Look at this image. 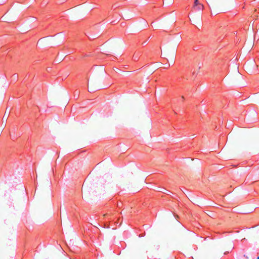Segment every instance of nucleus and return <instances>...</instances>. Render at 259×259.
Segmentation results:
<instances>
[{"label": "nucleus", "mask_w": 259, "mask_h": 259, "mask_svg": "<svg viewBox=\"0 0 259 259\" xmlns=\"http://www.w3.org/2000/svg\"><path fill=\"white\" fill-rule=\"evenodd\" d=\"M244 146L253 153L259 151V135L250 136L244 142Z\"/></svg>", "instance_id": "f257e3e1"}, {"label": "nucleus", "mask_w": 259, "mask_h": 259, "mask_svg": "<svg viewBox=\"0 0 259 259\" xmlns=\"http://www.w3.org/2000/svg\"><path fill=\"white\" fill-rule=\"evenodd\" d=\"M203 8V5L198 0H194V5L192 8V12L196 13L197 15H200L202 14Z\"/></svg>", "instance_id": "f03ea898"}, {"label": "nucleus", "mask_w": 259, "mask_h": 259, "mask_svg": "<svg viewBox=\"0 0 259 259\" xmlns=\"http://www.w3.org/2000/svg\"><path fill=\"white\" fill-rule=\"evenodd\" d=\"M190 21L193 25H198L199 26L202 25V19L201 17H191Z\"/></svg>", "instance_id": "7ed1b4c3"}, {"label": "nucleus", "mask_w": 259, "mask_h": 259, "mask_svg": "<svg viewBox=\"0 0 259 259\" xmlns=\"http://www.w3.org/2000/svg\"><path fill=\"white\" fill-rule=\"evenodd\" d=\"M92 188L91 186H86L83 188V194L85 199H88L90 198L92 192Z\"/></svg>", "instance_id": "20e7f679"}, {"label": "nucleus", "mask_w": 259, "mask_h": 259, "mask_svg": "<svg viewBox=\"0 0 259 259\" xmlns=\"http://www.w3.org/2000/svg\"><path fill=\"white\" fill-rule=\"evenodd\" d=\"M9 111L6 109V111H5L4 115L3 117V123H4V125L6 124V121L9 115Z\"/></svg>", "instance_id": "39448f33"}, {"label": "nucleus", "mask_w": 259, "mask_h": 259, "mask_svg": "<svg viewBox=\"0 0 259 259\" xmlns=\"http://www.w3.org/2000/svg\"><path fill=\"white\" fill-rule=\"evenodd\" d=\"M247 70L248 71H251L252 68L254 66V62L253 61L250 62L247 64Z\"/></svg>", "instance_id": "423d86ee"}, {"label": "nucleus", "mask_w": 259, "mask_h": 259, "mask_svg": "<svg viewBox=\"0 0 259 259\" xmlns=\"http://www.w3.org/2000/svg\"><path fill=\"white\" fill-rule=\"evenodd\" d=\"M175 56H176V52L174 50L173 51V52L172 53L171 55V58H172V60L173 61H174Z\"/></svg>", "instance_id": "0eeeda50"}, {"label": "nucleus", "mask_w": 259, "mask_h": 259, "mask_svg": "<svg viewBox=\"0 0 259 259\" xmlns=\"http://www.w3.org/2000/svg\"><path fill=\"white\" fill-rule=\"evenodd\" d=\"M118 7V6H117V5H115H115H114L112 6V7H113V8H116V7Z\"/></svg>", "instance_id": "6e6552de"}, {"label": "nucleus", "mask_w": 259, "mask_h": 259, "mask_svg": "<svg viewBox=\"0 0 259 259\" xmlns=\"http://www.w3.org/2000/svg\"><path fill=\"white\" fill-rule=\"evenodd\" d=\"M3 21H4V22H8V20L6 19V20H4Z\"/></svg>", "instance_id": "1a4fd4ad"}, {"label": "nucleus", "mask_w": 259, "mask_h": 259, "mask_svg": "<svg viewBox=\"0 0 259 259\" xmlns=\"http://www.w3.org/2000/svg\"><path fill=\"white\" fill-rule=\"evenodd\" d=\"M134 57L135 58V59H137V56H136L135 55L134 56Z\"/></svg>", "instance_id": "9d476101"}, {"label": "nucleus", "mask_w": 259, "mask_h": 259, "mask_svg": "<svg viewBox=\"0 0 259 259\" xmlns=\"http://www.w3.org/2000/svg\"><path fill=\"white\" fill-rule=\"evenodd\" d=\"M66 0H62V3H63L64 2L66 1Z\"/></svg>", "instance_id": "9b49d317"}, {"label": "nucleus", "mask_w": 259, "mask_h": 259, "mask_svg": "<svg viewBox=\"0 0 259 259\" xmlns=\"http://www.w3.org/2000/svg\"><path fill=\"white\" fill-rule=\"evenodd\" d=\"M251 48H252L253 47V45L252 44H250V46Z\"/></svg>", "instance_id": "f8f14e48"}, {"label": "nucleus", "mask_w": 259, "mask_h": 259, "mask_svg": "<svg viewBox=\"0 0 259 259\" xmlns=\"http://www.w3.org/2000/svg\"><path fill=\"white\" fill-rule=\"evenodd\" d=\"M182 99H184V96H182Z\"/></svg>", "instance_id": "ddd939ff"}, {"label": "nucleus", "mask_w": 259, "mask_h": 259, "mask_svg": "<svg viewBox=\"0 0 259 259\" xmlns=\"http://www.w3.org/2000/svg\"><path fill=\"white\" fill-rule=\"evenodd\" d=\"M166 56H168L169 55H168V54L167 53V54H166Z\"/></svg>", "instance_id": "4468645a"}, {"label": "nucleus", "mask_w": 259, "mask_h": 259, "mask_svg": "<svg viewBox=\"0 0 259 259\" xmlns=\"http://www.w3.org/2000/svg\"><path fill=\"white\" fill-rule=\"evenodd\" d=\"M257 259H259V256L257 257Z\"/></svg>", "instance_id": "2eb2a0df"}]
</instances>
